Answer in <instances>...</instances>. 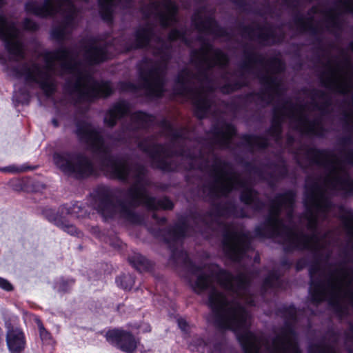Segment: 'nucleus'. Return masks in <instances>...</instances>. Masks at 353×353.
Segmentation results:
<instances>
[{"label":"nucleus","instance_id":"obj_1","mask_svg":"<svg viewBox=\"0 0 353 353\" xmlns=\"http://www.w3.org/2000/svg\"><path fill=\"white\" fill-rule=\"evenodd\" d=\"M76 134L92 152L98 166L106 174L132 184L126 190L108 186L96 189L95 208L105 219L119 217L132 224H141L143 219L135 212L139 205H143L151 210L173 208V203L168 198L157 199L148 194L144 166L130 164L127 160L110 155V146L103 137L101 128L81 120L76 124Z\"/></svg>","mask_w":353,"mask_h":353},{"label":"nucleus","instance_id":"obj_12","mask_svg":"<svg viewBox=\"0 0 353 353\" xmlns=\"http://www.w3.org/2000/svg\"><path fill=\"white\" fill-rule=\"evenodd\" d=\"M129 262L139 272L147 271L152 266L151 263L139 253H134L130 256Z\"/></svg>","mask_w":353,"mask_h":353},{"label":"nucleus","instance_id":"obj_21","mask_svg":"<svg viewBox=\"0 0 353 353\" xmlns=\"http://www.w3.org/2000/svg\"><path fill=\"white\" fill-rule=\"evenodd\" d=\"M0 288L6 291H11L12 290V285L6 279L0 277Z\"/></svg>","mask_w":353,"mask_h":353},{"label":"nucleus","instance_id":"obj_18","mask_svg":"<svg viewBox=\"0 0 353 353\" xmlns=\"http://www.w3.org/2000/svg\"><path fill=\"white\" fill-rule=\"evenodd\" d=\"M72 283H73V281H72V280L65 281V280L61 279L59 282L57 283L56 288L59 291L65 292V291L68 290V287H70L72 285Z\"/></svg>","mask_w":353,"mask_h":353},{"label":"nucleus","instance_id":"obj_5","mask_svg":"<svg viewBox=\"0 0 353 353\" xmlns=\"http://www.w3.org/2000/svg\"><path fill=\"white\" fill-rule=\"evenodd\" d=\"M105 337L109 343L123 352L132 353L137 348V339L128 331L119 329L111 330L107 332Z\"/></svg>","mask_w":353,"mask_h":353},{"label":"nucleus","instance_id":"obj_15","mask_svg":"<svg viewBox=\"0 0 353 353\" xmlns=\"http://www.w3.org/2000/svg\"><path fill=\"white\" fill-rule=\"evenodd\" d=\"M117 285L124 290H130L134 285V280L131 274H123L116 279Z\"/></svg>","mask_w":353,"mask_h":353},{"label":"nucleus","instance_id":"obj_25","mask_svg":"<svg viewBox=\"0 0 353 353\" xmlns=\"http://www.w3.org/2000/svg\"><path fill=\"white\" fill-rule=\"evenodd\" d=\"M332 21L333 23L336 26V27H339V22H338V19H337L336 16L332 15Z\"/></svg>","mask_w":353,"mask_h":353},{"label":"nucleus","instance_id":"obj_3","mask_svg":"<svg viewBox=\"0 0 353 353\" xmlns=\"http://www.w3.org/2000/svg\"><path fill=\"white\" fill-rule=\"evenodd\" d=\"M53 161L65 174L76 177L88 176L94 171L92 161L83 152H55L53 154Z\"/></svg>","mask_w":353,"mask_h":353},{"label":"nucleus","instance_id":"obj_26","mask_svg":"<svg viewBox=\"0 0 353 353\" xmlns=\"http://www.w3.org/2000/svg\"><path fill=\"white\" fill-rule=\"evenodd\" d=\"M303 260H301L298 262L297 265H296V269L298 270H301L303 268Z\"/></svg>","mask_w":353,"mask_h":353},{"label":"nucleus","instance_id":"obj_14","mask_svg":"<svg viewBox=\"0 0 353 353\" xmlns=\"http://www.w3.org/2000/svg\"><path fill=\"white\" fill-rule=\"evenodd\" d=\"M280 276V274L277 271L274 270L270 272L268 276L264 279L263 290L267 291L271 288H281L282 283Z\"/></svg>","mask_w":353,"mask_h":353},{"label":"nucleus","instance_id":"obj_9","mask_svg":"<svg viewBox=\"0 0 353 353\" xmlns=\"http://www.w3.org/2000/svg\"><path fill=\"white\" fill-rule=\"evenodd\" d=\"M45 216L50 221H53L57 226L62 229L64 232L71 235H78L79 233L77 228L68 221L59 216L52 210H46L45 211Z\"/></svg>","mask_w":353,"mask_h":353},{"label":"nucleus","instance_id":"obj_24","mask_svg":"<svg viewBox=\"0 0 353 353\" xmlns=\"http://www.w3.org/2000/svg\"><path fill=\"white\" fill-rule=\"evenodd\" d=\"M153 218L156 220V221L159 223V224H163L165 222V217H162L161 219H159L157 217V215L156 213H154L153 214Z\"/></svg>","mask_w":353,"mask_h":353},{"label":"nucleus","instance_id":"obj_8","mask_svg":"<svg viewBox=\"0 0 353 353\" xmlns=\"http://www.w3.org/2000/svg\"><path fill=\"white\" fill-rule=\"evenodd\" d=\"M130 111L129 104L125 101H119L114 104L106 112L104 117L105 124L110 128L114 127L118 119L128 115Z\"/></svg>","mask_w":353,"mask_h":353},{"label":"nucleus","instance_id":"obj_20","mask_svg":"<svg viewBox=\"0 0 353 353\" xmlns=\"http://www.w3.org/2000/svg\"><path fill=\"white\" fill-rule=\"evenodd\" d=\"M23 26L26 30L31 31H34L37 30L39 27L34 21L28 18L24 20Z\"/></svg>","mask_w":353,"mask_h":353},{"label":"nucleus","instance_id":"obj_31","mask_svg":"<svg viewBox=\"0 0 353 353\" xmlns=\"http://www.w3.org/2000/svg\"><path fill=\"white\" fill-rule=\"evenodd\" d=\"M3 2V0H0V4H1Z\"/></svg>","mask_w":353,"mask_h":353},{"label":"nucleus","instance_id":"obj_11","mask_svg":"<svg viewBox=\"0 0 353 353\" xmlns=\"http://www.w3.org/2000/svg\"><path fill=\"white\" fill-rule=\"evenodd\" d=\"M190 349L192 352H199L201 353H221L219 352L220 345H215L214 350H211V346L202 339H196L190 345Z\"/></svg>","mask_w":353,"mask_h":353},{"label":"nucleus","instance_id":"obj_22","mask_svg":"<svg viewBox=\"0 0 353 353\" xmlns=\"http://www.w3.org/2000/svg\"><path fill=\"white\" fill-rule=\"evenodd\" d=\"M178 325L182 331H183V332L188 331V325L187 322L184 319H178Z\"/></svg>","mask_w":353,"mask_h":353},{"label":"nucleus","instance_id":"obj_2","mask_svg":"<svg viewBox=\"0 0 353 353\" xmlns=\"http://www.w3.org/2000/svg\"><path fill=\"white\" fill-rule=\"evenodd\" d=\"M149 4L142 8L145 18L154 21L140 26L131 41L125 43V49L148 47L157 57V60L144 59L139 64V82H121L118 88L121 92H129L138 96L159 97L164 92L167 63L171 57V48L175 41H179L191 46L193 37L188 31L172 29L164 41L157 34V26L161 28L172 26L177 23V6L172 0H149Z\"/></svg>","mask_w":353,"mask_h":353},{"label":"nucleus","instance_id":"obj_4","mask_svg":"<svg viewBox=\"0 0 353 353\" xmlns=\"http://www.w3.org/2000/svg\"><path fill=\"white\" fill-rule=\"evenodd\" d=\"M0 40L3 41L10 61L18 63L26 58L22 35L16 23L0 14Z\"/></svg>","mask_w":353,"mask_h":353},{"label":"nucleus","instance_id":"obj_7","mask_svg":"<svg viewBox=\"0 0 353 353\" xmlns=\"http://www.w3.org/2000/svg\"><path fill=\"white\" fill-rule=\"evenodd\" d=\"M6 343L11 353H20L25 348L26 341L22 331L17 327H7Z\"/></svg>","mask_w":353,"mask_h":353},{"label":"nucleus","instance_id":"obj_13","mask_svg":"<svg viewBox=\"0 0 353 353\" xmlns=\"http://www.w3.org/2000/svg\"><path fill=\"white\" fill-rule=\"evenodd\" d=\"M61 210L62 214H68L74 218H80L86 213L85 209L78 202L70 205H64L61 207Z\"/></svg>","mask_w":353,"mask_h":353},{"label":"nucleus","instance_id":"obj_30","mask_svg":"<svg viewBox=\"0 0 353 353\" xmlns=\"http://www.w3.org/2000/svg\"><path fill=\"white\" fill-rule=\"evenodd\" d=\"M350 47H351V49H352V51H353V42L351 43Z\"/></svg>","mask_w":353,"mask_h":353},{"label":"nucleus","instance_id":"obj_29","mask_svg":"<svg viewBox=\"0 0 353 353\" xmlns=\"http://www.w3.org/2000/svg\"><path fill=\"white\" fill-rule=\"evenodd\" d=\"M134 353H147V352H142V351L137 350Z\"/></svg>","mask_w":353,"mask_h":353},{"label":"nucleus","instance_id":"obj_23","mask_svg":"<svg viewBox=\"0 0 353 353\" xmlns=\"http://www.w3.org/2000/svg\"><path fill=\"white\" fill-rule=\"evenodd\" d=\"M294 141H295V139L292 136L288 135V139H287L286 145H287V147L290 150H292L291 148V147L293 145Z\"/></svg>","mask_w":353,"mask_h":353},{"label":"nucleus","instance_id":"obj_10","mask_svg":"<svg viewBox=\"0 0 353 353\" xmlns=\"http://www.w3.org/2000/svg\"><path fill=\"white\" fill-rule=\"evenodd\" d=\"M132 0H98L100 14H113L114 9L119 6L125 9L130 6Z\"/></svg>","mask_w":353,"mask_h":353},{"label":"nucleus","instance_id":"obj_17","mask_svg":"<svg viewBox=\"0 0 353 353\" xmlns=\"http://www.w3.org/2000/svg\"><path fill=\"white\" fill-rule=\"evenodd\" d=\"M31 168L30 167L22 165L21 167H17L15 165H10L8 167H5L1 169V171L6 172H10V173H19V172H26Z\"/></svg>","mask_w":353,"mask_h":353},{"label":"nucleus","instance_id":"obj_19","mask_svg":"<svg viewBox=\"0 0 353 353\" xmlns=\"http://www.w3.org/2000/svg\"><path fill=\"white\" fill-rule=\"evenodd\" d=\"M343 11L353 14V0H341Z\"/></svg>","mask_w":353,"mask_h":353},{"label":"nucleus","instance_id":"obj_6","mask_svg":"<svg viewBox=\"0 0 353 353\" xmlns=\"http://www.w3.org/2000/svg\"><path fill=\"white\" fill-rule=\"evenodd\" d=\"M242 35L245 39L256 41L264 45H270L277 41L274 38L273 30L267 28H253L252 27H245L243 30Z\"/></svg>","mask_w":353,"mask_h":353},{"label":"nucleus","instance_id":"obj_28","mask_svg":"<svg viewBox=\"0 0 353 353\" xmlns=\"http://www.w3.org/2000/svg\"><path fill=\"white\" fill-rule=\"evenodd\" d=\"M299 22H300V23L303 26V27L305 28V27L306 24H305V23L304 22V21H303V19H300V20H299Z\"/></svg>","mask_w":353,"mask_h":353},{"label":"nucleus","instance_id":"obj_16","mask_svg":"<svg viewBox=\"0 0 353 353\" xmlns=\"http://www.w3.org/2000/svg\"><path fill=\"white\" fill-rule=\"evenodd\" d=\"M35 322L37 323L39 330L41 339L44 342H48L51 339L50 334L45 329L40 319L36 318Z\"/></svg>","mask_w":353,"mask_h":353},{"label":"nucleus","instance_id":"obj_27","mask_svg":"<svg viewBox=\"0 0 353 353\" xmlns=\"http://www.w3.org/2000/svg\"><path fill=\"white\" fill-rule=\"evenodd\" d=\"M52 124H53V125L54 127H58L59 126V122H58V121L56 119H53L52 120Z\"/></svg>","mask_w":353,"mask_h":353}]
</instances>
